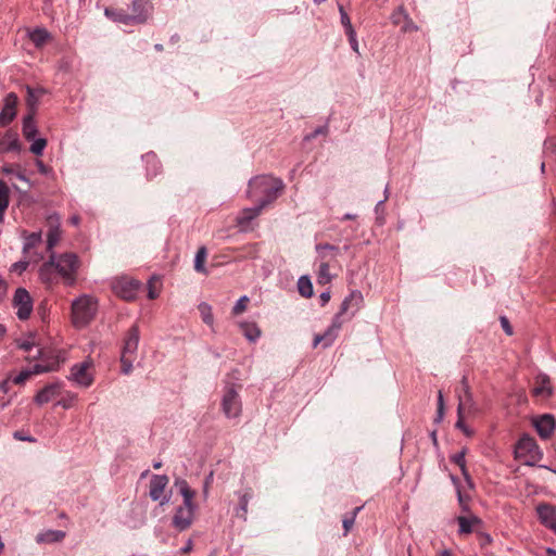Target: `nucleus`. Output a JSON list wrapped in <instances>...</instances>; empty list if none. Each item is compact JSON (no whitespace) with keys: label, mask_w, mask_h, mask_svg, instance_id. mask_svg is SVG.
<instances>
[{"label":"nucleus","mask_w":556,"mask_h":556,"mask_svg":"<svg viewBox=\"0 0 556 556\" xmlns=\"http://www.w3.org/2000/svg\"><path fill=\"white\" fill-rule=\"evenodd\" d=\"M61 392L60 383H51L41 389L35 396V402L38 405H43L55 399Z\"/></svg>","instance_id":"412c9836"},{"label":"nucleus","mask_w":556,"mask_h":556,"mask_svg":"<svg viewBox=\"0 0 556 556\" xmlns=\"http://www.w3.org/2000/svg\"><path fill=\"white\" fill-rule=\"evenodd\" d=\"M460 383H462V392L464 394H462L460 392L458 393L459 404H458V408H457L458 419L456 421V427L458 429L463 430L466 435H470L471 432L467 429V427L465 426V422H464V412H465L466 404L468 402H470V400H471V394L469 391V384H468L466 377H464L462 379Z\"/></svg>","instance_id":"f8f14e48"},{"label":"nucleus","mask_w":556,"mask_h":556,"mask_svg":"<svg viewBox=\"0 0 556 556\" xmlns=\"http://www.w3.org/2000/svg\"><path fill=\"white\" fill-rule=\"evenodd\" d=\"M321 305H326L330 300V291H325L319 296Z\"/></svg>","instance_id":"052dcab7"},{"label":"nucleus","mask_w":556,"mask_h":556,"mask_svg":"<svg viewBox=\"0 0 556 556\" xmlns=\"http://www.w3.org/2000/svg\"><path fill=\"white\" fill-rule=\"evenodd\" d=\"M36 164H37V167H38L40 173H42V174L47 173V167H46V165L41 161H37Z\"/></svg>","instance_id":"0e129e2a"},{"label":"nucleus","mask_w":556,"mask_h":556,"mask_svg":"<svg viewBox=\"0 0 556 556\" xmlns=\"http://www.w3.org/2000/svg\"><path fill=\"white\" fill-rule=\"evenodd\" d=\"M36 363L28 365L18 372H10V379L15 386H24L34 376L56 370L64 357L61 355L60 350H36Z\"/></svg>","instance_id":"f257e3e1"},{"label":"nucleus","mask_w":556,"mask_h":556,"mask_svg":"<svg viewBox=\"0 0 556 556\" xmlns=\"http://www.w3.org/2000/svg\"><path fill=\"white\" fill-rule=\"evenodd\" d=\"M56 270L54 268V252L49 255V260L39 268L40 280L48 286L56 282Z\"/></svg>","instance_id":"f3484780"},{"label":"nucleus","mask_w":556,"mask_h":556,"mask_svg":"<svg viewBox=\"0 0 556 556\" xmlns=\"http://www.w3.org/2000/svg\"><path fill=\"white\" fill-rule=\"evenodd\" d=\"M192 547H193L192 541H191V540H189V541L187 542L186 546H185V547H182V548L180 549V553H181V554H187V553H189V552H191V551H192Z\"/></svg>","instance_id":"680f3d73"},{"label":"nucleus","mask_w":556,"mask_h":556,"mask_svg":"<svg viewBox=\"0 0 556 556\" xmlns=\"http://www.w3.org/2000/svg\"><path fill=\"white\" fill-rule=\"evenodd\" d=\"M11 383H12V379H10V375H9L7 377V379H4L3 381L0 382V392H2L4 394L9 393Z\"/></svg>","instance_id":"6e6d98bb"},{"label":"nucleus","mask_w":556,"mask_h":556,"mask_svg":"<svg viewBox=\"0 0 556 556\" xmlns=\"http://www.w3.org/2000/svg\"><path fill=\"white\" fill-rule=\"evenodd\" d=\"M97 301L88 295H83L72 303V321L76 328L86 327L96 316Z\"/></svg>","instance_id":"20e7f679"},{"label":"nucleus","mask_w":556,"mask_h":556,"mask_svg":"<svg viewBox=\"0 0 556 556\" xmlns=\"http://www.w3.org/2000/svg\"><path fill=\"white\" fill-rule=\"evenodd\" d=\"M457 520H458L460 533H470L472 531V526L475 523L479 522V519H477V518L468 519L463 516L458 517Z\"/></svg>","instance_id":"37998d69"},{"label":"nucleus","mask_w":556,"mask_h":556,"mask_svg":"<svg viewBox=\"0 0 556 556\" xmlns=\"http://www.w3.org/2000/svg\"><path fill=\"white\" fill-rule=\"evenodd\" d=\"M148 287H149L148 298L150 300L156 299L159 296V291L154 288V279L153 278L149 280Z\"/></svg>","instance_id":"5fc2aeb1"},{"label":"nucleus","mask_w":556,"mask_h":556,"mask_svg":"<svg viewBox=\"0 0 556 556\" xmlns=\"http://www.w3.org/2000/svg\"><path fill=\"white\" fill-rule=\"evenodd\" d=\"M168 481V477L165 475H155L152 477L149 485V494L153 501L161 498Z\"/></svg>","instance_id":"aec40b11"},{"label":"nucleus","mask_w":556,"mask_h":556,"mask_svg":"<svg viewBox=\"0 0 556 556\" xmlns=\"http://www.w3.org/2000/svg\"><path fill=\"white\" fill-rule=\"evenodd\" d=\"M516 457L523 459L526 464H533L541 459V452L535 440L530 435L519 439L515 447Z\"/></svg>","instance_id":"423d86ee"},{"label":"nucleus","mask_w":556,"mask_h":556,"mask_svg":"<svg viewBox=\"0 0 556 556\" xmlns=\"http://www.w3.org/2000/svg\"><path fill=\"white\" fill-rule=\"evenodd\" d=\"M206 256H207L206 248L205 247L199 248V250L197 251V254H195V258H194V269L198 273H202V274L207 273L205 265H204L205 261H206Z\"/></svg>","instance_id":"e433bc0d"},{"label":"nucleus","mask_w":556,"mask_h":556,"mask_svg":"<svg viewBox=\"0 0 556 556\" xmlns=\"http://www.w3.org/2000/svg\"><path fill=\"white\" fill-rule=\"evenodd\" d=\"M2 147V151L9 152H20L21 151V142L16 134L8 132L4 139L0 142Z\"/></svg>","instance_id":"bb28decb"},{"label":"nucleus","mask_w":556,"mask_h":556,"mask_svg":"<svg viewBox=\"0 0 556 556\" xmlns=\"http://www.w3.org/2000/svg\"><path fill=\"white\" fill-rule=\"evenodd\" d=\"M193 515H194V505L193 503H188L180 505L174 517H173V525L175 528H177L180 531H184L188 529L193 521Z\"/></svg>","instance_id":"9b49d317"},{"label":"nucleus","mask_w":556,"mask_h":556,"mask_svg":"<svg viewBox=\"0 0 556 556\" xmlns=\"http://www.w3.org/2000/svg\"><path fill=\"white\" fill-rule=\"evenodd\" d=\"M13 305L17 308L16 315L21 320H26L33 311V300L24 288H17L13 296Z\"/></svg>","instance_id":"1a4fd4ad"},{"label":"nucleus","mask_w":556,"mask_h":556,"mask_svg":"<svg viewBox=\"0 0 556 556\" xmlns=\"http://www.w3.org/2000/svg\"><path fill=\"white\" fill-rule=\"evenodd\" d=\"M79 261L74 253H63L56 255L54 253V268L56 273L65 280V283L72 286L76 280V273Z\"/></svg>","instance_id":"39448f33"},{"label":"nucleus","mask_w":556,"mask_h":556,"mask_svg":"<svg viewBox=\"0 0 556 556\" xmlns=\"http://www.w3.org/2000/svg\"><path fill=\"white\" fill-rule=\"evenodd\" d=\"M26 91H27L26 103H27L30 112L35 113V109L38 103L39 96L37 94V90L29 86H27Z\"/></svg>","instance_id":"c03bdc74"},{"label":"nucleus","mask_w":556,"mask_h":556,"mask_svg":"<svg viewBox=\"0 0 556 556\" xmlns=\"http://www.w3.org/2000/svg\"><path fill=\"white\" fill-rule=\"evenodd\" d=\"M479 541H480V545L484 546L486 544H490L492 542V539H491V536L489 534L480 533L479 534Z\"/></svg>","instance_id":"13d9d810"},{"label":"nucleus","mask_w":556,"mask_h":556,"mask_svg":"<svg viewBox=\"0 0 556 556\" xmlns=\"http://www.w3.org/2000/svg\"><path fill=\"white\" fill-rule=\"evenodd\" d=\"M241 386L231 384L225 389L222 408L226 417L233 418L241 414L242 403L238 390Z\"/></svg>","instance_id":"0eeeda50"},{"label":"nucleus","mask_w":556,"mask_h":556,"mask_svg":"<svg viewBox=\"0 0 556 556\" xmlns=\"http://www.w3.org/2000/svg\"><path fill=\"white\" fill-rule=\"evenodd\" d=\"M363 294L358 290H353L341 303L339 313L334 316L332 325L328 328V330L323 334H317L314 338V345H318L321 341H325V345L332 344L334 338L338 334V331L342 324V317L350 312V317H352L361 307L363 303Z\"/></svg>","instance_id":"7ed1b4c3"},{"label":"nucleus","mask_w":556,"mask_h":556,"mask_svg":"<svg viewBox=\"0 0 556 556\" xmlns=\"http://www.w3.org/2000/svg\"><path fill=\"white\" fill-rule=\"evenodd\" d=\"M316 251L321 260L328 262L339 254V248L329 243H319L316 245Z\"/></svg>","instance_id":"c756f323"},{"label":"nucleus","mask_w":556,"mask_h":556,"mask_svg":"<svg viewBox=\"0 0 556 556\" xmlns=\"http://www.w3.org/2000/svg\"><path fill=\"white\" fill-rule=\"evenodd\" d=\"M104 14L116 23L125 25L142 24L141 15H130L123 9L106 8Z\"/></svg>","instance_id":"2eb2a0df"},{"label":"nucleus","mask_w":556,"mask_h":556,"mask_svg":"<svg viewBox=\"0 0 556 556\" xmlns=\"http://www.w3.org/2000/svg\"><path fill=\"white\" fill-rule=\"evenodd\" d=\"M340 14H341V23L345 28V33L350 31V29H354L351 24V20L349 17L348 13L343 10L342 7H340Z\"/></svg>","instance_id":"8fccbe9b"},{"label":"nucleus","mask_w":556,"mask_h":556,"mask_svg":"<svg viewBox=\"0 0 556 556\" xmlns=\"http://www.w3.org/2000/svg\"><path fill=\"white\" fill-rule=\"evenodd\" d=\"M31 42L37 47H42L50 38V34L45 28H36L29 34Z\"/></svg>","instance_id":"72a5a7b5"},{"label":"nucleus","mask_w":556,"mask_h":556,"mask_svg":"<svg viewBox=\"0 0 556 556\" xmlns=\"http://www.w3.org/2000/svg\"><path fill=\"white\" fill-rule=\"evenodd\" d=\"M66 533L62 530H46L37 534L36 542L39 544H51L64 540Z\"/></svg>","instance_id":"5701e85b"},{"label":"nucleus","mask_w":556,"mask_h":556,"mask_svg":"<svg viewBox=\"0 0 556 556\" xmlns=\"http://www.w3.org/2000/svg\"><path fill=\"white\" fill-rule=\"evenodd\" d=\"M249 302V298L247 295H243L241 296L237 303L235 304V306L232 307V314L233 315H239L241 314L242 312L245 311L247 308V304Z\"/></svg>","instance_id":"de8ad7c7"},{"label":"nucleus","mask_w":556,"mask_h":556,"mask_svg":"<svg viewBox=\"0 0 556 556\" xmlns=\"http://www.w3.org/2000/svg\"><path fill=\"white\" fill-rule=\"evenodd\" d=\"M438 412H439V415L441 416L442 412H443V396H442L441 391L439 392V399H438Z\"/></svg>","instance_id":"e2e57ef3"},{"label":"nucleus","mask_w":556,"mask_h":556,"mask_svg":"<svg viewBox=\"0 0 556 556\" xmlns=\"http://www.w3.org/2000/svg\"><path fill=\"white\" fill-rule=\"evenodd\" d=\"M134 363H136L138 366L140 365V359H138V350H122V372L129 375L134 369Z\"/></svg>","instance_id":"4be33fe9"},{"label":"nucleus","mask_w":556,"mask_h":556,"mask_svg":"<svg viewBox=\"0 0 556 556\" xmlns=\"http://www.w3.org/2000/svg\"><path fill=\"white\" fill-rule=\"evenodd\" d=\"M39 345H40V343L35 342L34 340L33 341L27 340V341H24L22 344H20L18 348L28 349V348H36Z\"/></svg>","instance_id":"bf43d9fd"},{"label":"nucleus","mask_w":556,"mask_h":556,"mask_svg":"<svg viewBox=\"0 0 556 556\" xmlns=\"http://www.w3.org/2000/svg\"><path fill=\"white\" fill-rule=\"evenodd\" d=\"M46 146H47V140L43 138H38L36 140H34L29 150L35 155H41Z\"/></svg>","instance_id":"49530a36"},{"label":"nucleus","mask_w":556,"mask_h":556,"mask_svg":"<svg viewBox=\"0 0 556 556\" xmlns=\"http://www.w3.org/2000/svg\"><path fill=\"white\" fill-rule=\"evenodd\" d=\"M61 239V230L56 227H51L48 231L47 236V251L50 252V254L53 252L54 247L58 244V242Z\"/></svg>","instance_id":"4c0bfd02"},{"label":"nucleus","mask_w":556,"mask_h":556,"mask_svg":"<svg viewBox=\"0 0 556 556\" xmlns=\"http://www.w3.org/2000/svg\"><path fill=\"white\" fill-rule=\"evenodd\" d=\"M139 343V330L137 326H132L125 339H124V348H137Z\"/></svg>","instance_id":"58836bf2"},{"label":"nucleus","mask_w":556,"mask_h":556,"mask_svg":"<svg viewBox=\"0 0 556 556\" xmlns=\"http://www.w3.org/2000/svg\"><path fill=\"white\" fill-rule=\"evenodd\" d=\"M298 290L303 298H311L313 295V285L307 276H302L298 280Z\"/></svg>","instance_id":"f704fd0d"},{"label":"nucleus","mask_w":556,"mask_h":556,"mask_svg":"<svg viewBox=\"0 0 556 556\" xmlns=\"http://www.w3.org/2000/svg\"><path fill=\"white\" fill-rule=\"evenodd\" d=\"M283 188L281 179L268 175L256 176L249 181L248 197L265 207L278 198Z\"/></svg>","instance_id":"f03ea898"},{"label":"nucleus","mask_w":556,"mask_h":556,"mask_svg":"<svg viewBox=\"0 0 556 556\" xmlns=\"http://www.w3.org/2000/svg\"><path fill=\"white\" fill-rule=\"evenodd\" d=\"M362 509V507H356L353 513L351 514V516H345L343 518V528H344V534L346 535L349 533V531L353 528L354 526V521H355V517L357 515V513Z\"/></svg>","instance_id":"a18cd8bd"},{"label":"nucleus","mask_w":556,"mask_h":556,"mask_svg":"<svg viewBox=\"0 0 556 556\" xmlns=\"http://www.w3.org/2000/svg\"><path fill=\"white\" fill-rule=\"evenodd\" d=\"M531 393L540 402L548 400L553 394L549 377L543 374L538 375L533 381Z\"/></svg>","instance_id":"ddd939ff"},{"label":"nucleus","mask_w":556,"mask_h":556,"mask_svg":"<svg viewBox=\"0 0 556 556\" xmlns=\"http://www.w3.org/2000/svg\"><path fill=\"white\" fill-rule=\"evenodd\" d=\"M327 132H328V127L327 126H320V127H317L313 132L306 135L304 137V140L305 141H312L317 136H319V135H327Z\"/></svg>","instance_id":"09e8293b"},{"label":"nucleus","mask_w":556,"mask_h":556,"mask_svg":"<svg viewBox=\"0 0 556 556\" xmlns=\"http://www.w3.org/2000/svg\"><path fill=\"white\" fill-rule=\"evenodd\" d=\"M7 332V329L3 325L0 324V338H2Z\"/></svg>","instance_id":"774afa93"},{"label":"nucleus","mask_w":556,"mask_h":556,"mask_svg":"<svg viewBox=\"0 0 556 556\" xmlns=\"http://www.w3.org/2000/svg\"><path fill=\"white\" fill-rule=\"evenodd\" d=\"M152 12V4L149 0H132L131 2V14L141 15L142 24L146 23Z\"/></svg>","instance_id":"b1692460"},{"label":"nucleus","mask_w":556,"mask_h":556,"mask_svg":"<svg viewBox=\"0 0 556 556\" xmlns=\"http://www.w3.org/2000/svg\"><path fill=\"white\" fill-rule=\"evenodd\" d=\"M332 276L329 273V262L327 260H321V263L318 268L317 281L320 285H327L331 281Z\"/></svg>","instance_id":"c9c22d12"},{"label":"nucleus","mask_w":556,"mask_h":556,"mask_svg":"<svg viewBox=\"0 0 556 556\" xmlns=\"http://www.w3.org/2000/svg\"><path fill=\"white\" fill-rule=\"evenodd\" d=\"M41 243V233L40 232H31L25 238V243L23 247V252L25 254L29 253V251Z\"/></svg>","instance_id":"ea45409f"},{"label":"nucleus","mask_w":556,"mask_h":556,"mask_svg":"<svg viewBox=\"0 0 556 556\" xmlns=\"http://www.w3.org/2000/svg\"><path fill=\"white\" fill-rule=\"evenodd\" d=\"M90 368L91 365L87 362L73 366L71 379H73L79 386L89 387L93 381V378L90 374Z\"/></svg>","instance_id":"dca6fc26"},{"label":"nucleus","mask_w":556,"mask_h":556,"mask_svg":"<svg viewBox=\"0 0 556 556\" xmlns=\"http://www.w3.org/2000/svg\"><path fill=\"white\" fill-rule=\"evenodd\" d=\"M355 218H356V215L348 213L342 217V220H351V219H355Z\"/></svg>","instance_id":"69168bd1"},{"label":"nucleus","mask_w":556,"mask_h":556,"mask_svg":"<svg viewBox=\"0 0 556 556\" xmlns=\"http://www.w3.org/2000/svg\"><path fill=\"white\" fill-rule=\"evenodd\" d=\"M346 35L349 37V41H350V45H351V48L359 54V50H358V41L356 39V33L354 29H350V31H346Z\"/></svg>","instance_id":"3c124183"},{"label":"nucleus","mask_w":556,"mask_h":556,"mask_svg":"<svg viewBox=\"0 0 556 556\" xmlns=\"http://www.w3.org/2000/svg\"><path fill=\"white\" fill-rule=\"evenodd\" d=\"M70 222H71V224H73V225H75V226H76V225H78V224H79V217H78V216H72V217L70 218Z\"/></svg>","instance_id":"338daca9"},{"label":"nucleus","mask_w":556,"mask_h":556,"mask_svg":"<svg viewBox=\"0 0 556 556\" xmlns=\"http://www.w3.org/2000/svg\"><path fill=\"white\" fill-rule=\"evenodd\" d=\"M17 96L10 92L4 98V104L0 112V126L9 125L16 116Z\"/></svg>","instance_id":"4468645a"},{"label":"nucleus","mask_w":556,"mask_h":556,"mask_svg":"<svg viewBox=\"0 0 556 556\" xmlns=\"http://www.w3.org/2000/svg\"><path fill=\"white\" fill-rule=\"evenodd\" d=\"M23 136L26 140L30 141L34 140L35 136L38 132L35 119H34V112H29L28 115H26L23 119Z\"/></svg>","instance_id":"a878e982"},{"label":"nucleus","mask_w":556,"mask_h":556,"mask_svg":"<svg viewBox=\"0 0 556 556\" xmlns=\"http://www.w3.org/2000/svg\"><path fill=\"white\" fill-rule=\"evenodd\" d=\"M140 287L138 280L128 277H118L112 282L114 293L126 301L135 300Z\"/></svg>","instance_id":"6e6552de"},{"label":"nucleus","mask_w":556,"mask_h":556,"mask_svg":"<svg viewBox=\"0 0 556 556\" xmlns=\"http://www.w3.org/2000/svg\"><path fill=\"white\" fill-rule=\"evenodd\" d=\"M28 264L29 262L28 261H20V262H16L14 263L12 266H11V271H14V273H17V274H22L23 271H25L28 267Z\"/></svg>","instance_id":"603ef678"},{"label":"nucleus","mask_w":556,"mask_h":556,"mask_svg":"<svg viewBox=\"0 0 556 556\" xmlns=\"http://www.w3.org/2000/svg\"><path fill=\"white\" fill-rule=\"evenodd\" d=\"M253 496V493H252V490L251 489H248L240 497V501H239V506H238V509H237V517L239 518H242V519H247V514H248V505H249V502L250 500L252 498Z\"/></svg>","instance_id":"473e14b6"},{"label":"nucleus","mask_w":556,"mask_h":556,"mask_svg":"<svg viewBox=\"0 0 556 556\" xmlns=\"http://www.w3.org/2000/svg\"><path fill=\"white\" fill-rule=\"evenodd\" d=\"M76 397H77V396H76L75 394H71V395H70V401H61V402L59 403V405H61L63 408H70V407H72V406H73V403H74V401L76 400Z\"/></svg>","instance_id":"4d7b16f0"},{"label":"nucleus","mask_w":556,"mask_h":556,"mask_svg":"<svg viewBox=\"0 0 556 556\" xmlns=\"http://www.w3.org/2000/svg\"><path fill=\"white\" fill-rule=\"evenodd\" d=\"M203 323L208 326L213 325L214 318L212 314V307L210 304L202 302L198 306Z\"/></svg>","instance_id":"a19ab883"},{"label":"nucleus","mask_w":556,"mask_h":556,"mask_svg":"<svg viewBox=\"0 0 556 556\" xmlns=\"http://www.w3.org/2000/svg\"><path fill=\"white\" fill-rule=\"evenodd\" d=\"M536 511L541 522L556 533V507L549 504H540Z\"/></svg>","instance_id":"a211bd4d"},{"label":"nucleus","mask_w":556,"mask_h":556,"mask_svg":"<svg viewBox=\"0 0 556 556\" xmlns=\"http://www.w3.org/2000/svg\"><path fill=\"white\" fill-rule=\"evenodd\" d=\"M500 321H501V325H502V328L503 330L508 334V336H511L513 334V328L509 324V320L507 317L505 316H501L500 318Z\"/></svg>","instance_id":"864d4df0"},{"label":"nucleus","mask_w":556,"mask_h":556,"mask_svg":"<svg viewBox=\"0 0 556 556\" xmlns=\"http://www.w3.org/2000/svg\"><path fill=\"white\" fill-rule=\"evenodd\" d=\"M240 329L250 343H255L261 336V330L254 323L241 324Z\"/></svg>","instance_id":"c85d7f7f"},{"label":"nucleus","mask_w":556,"mask_h":556,"mask_svg":"<svg viewBox=\"0 0 556 556\" xmlns=\"http://www.w3.org/2000/svg\"><path fill=\"white\" fill-rule=\"evenodd\" d=\"M391 23L393 25H400L401 31L406 33H413L418 31L419 27L417 24L412 20L408 12L403 5L397 7L390 16Z\"/></svg>","instance_id":"9d476101"},{"label":"nucleus","mask_w":556,"mask_h":556,"mask_svg":"<svg viewBox=\"0 0 556 556\" xmlns=\"http://www.w3.org/2000/svg\"><path fill=\"white\" fill-rule=\"evenodd\" d=\"M10 203V188L9 186L0 180V224L3 223L4 213Z\"/></svg>","instance_id":"cd10ccee"},{"label":"nucleus","mask_w":556,"mask_h":556,"mask_svg":"<svg viewBox=\"0 0 556 556\" xmlns=\"http://www.w3.org/2000/svg\"><path fill=\"white\" fill-rule=\"evenodd\" d=\"M147 166V178L152 179L161 172V163L156 154L149 152L142 156Z\"/></svg>","instance_id":"393cba45"},{"label":"nucleus","mask_w":556,"mask_h":556,"mask_svg":"<svg viewBox=\"0 0 556 556\" xmlns=\"http://www.w3.org/2000/svg\"><path fill=\"white\" fill-rule=\"evenodd\" d=\"M264 208L263 205H261L260 203H257L256 206L254 207H250V208H244L241 214L238 216V224L239 225H247L249 224L252 219H254L256 216L260 215V213L262 212V210Z\"/></svg>","instance_id":"7c9ffc66"},{"label":"nucleus","mask_w":556,"mask_h":556,"mask_svg":"<svg viewBox=\"0 0 556 556\" xmlns=\"http://www.w3.org/2000/svg\"><path fill=\"white\" fill-rule=\"evenodd\" d=\"M175 485L179 489L180 494L184 497V503H193L195 492L189 486L188 482L184 479H177Z\"/></svg>","instance_id":"2f4dec72"},{"label":"nucleus","mask_w":556,"mask_h":556,"mask_svg":"<svg viewBox=\"0 0 556 556\" xmlns=\"http://www.w3.org/2000/svg\"><path fill=\"white\" fill-rule=\"evenodd\" d=\"M535 429L542 439H548L555 429V419L551 415H543L534 421Z\"/></svg>","instance_id":"6ab92c4d"},{"label":"nucleus","mask_w":556,"mask_h":556,"mask_svg":"<svg viewBox=\"0 0 556 556\" xmlns=\"http://www.w3.org/2000/svg\"><path fill=\"white\" fill-rule=\"evenodd\" d=\"M452 462L454 464H456L460 468L464 478L467 481H469V473H468V470L466 468L465 451H462L460 453H457V454L453 455L452 456Z\"/></svg>","instance_id":"79ce46f5"}]
</instances>
